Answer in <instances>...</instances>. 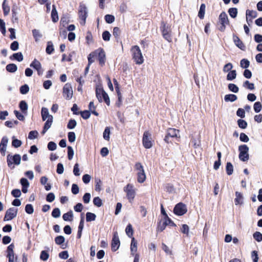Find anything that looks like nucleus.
Returning <instances> with one entry per match:
<instances>
[{
  "mask_svg": "<svg viewBox=\"0 0 262 262\" xmlns=\"http://www.w3.org/2000/svg\"><path fill=\"white\" fill-rule=\"evenodd\" d=\"M133 59L138 64H141L144 62V58L140 48L138 46H134L131 49Z\"/></svg>",
  "mask_w": 262,
  "mask_h": 262,
  "instance_id": "f257e3e1",
  "label": "nucleus"
},
{
  "mask_svg": "<svg viewBox=\"0 0 262 262\" xmlns=\"http://www.w3.org/2000/svg\"><path fill=\"white\" fill-rule=\"evenodd\" d=\"M126 193V197L130 203H132L136 195V189L132 184H128L123 188Z\"/></svg>",
  "mask_w": 262,
  "mask_h": 262,
  "instance_id": "f03ea898",
  "label": "nucleus"
},
{
  "mask_svg": "<svg viewBox=\"0 0 262 262\" xmlns=\"http://www.w3.org/2000/svg\"><path fill=\"white\" fill-rule=\"evenodd\" d=\"M135 168L137 171V181L140 183H143L145 181L146 177L142 165L141 163H137L135 165Z\"/></svg>",
  "mask_w": 262,
  "mask_h": 262,
  "instance_id": "7ed1b4c3",
  "label": "nucleus"
},
{
  "mask_svg": "<svg viewBox=\"0 0 262 262\" xmlns=\"http://www.w3.org/2000/svg\"><path fill=\"white\" fill-rule=\"evenodd\" d=\"M96 97L99 102L103 100L106 103L107 105L110 104V100L107 93L102 89L97 88L96 90Z\"/></svg>",
  "mask_w": 262,
  "mask_h": 262,
  "instance_id": "20e7f679",
  "label": "nucleus"
},
{
  "mask_svg": "<svg viewBox=\"0 0 262 262\" xmlns=\"http://www.w3.org/2000/svg\"><path fill=\"white\" fill-rule=\"evenodd\" d=\"M239 151V158L244 162L247 161L249 159V147L246 145H242L238 147Z\"/></svg>",
  "mask_w": 262,
  "mask_h": 262,
  "instance_id": "39448f33",
  "label": "nucleus"
},
{
  "mask_svg": "<svg viewBox=\"0 0 262 262\" xmlns=\"http://www.w3.org/2000/svg\"><path fill=\"white\" fill-rule=\"evenodd\" d=\"M20 160L21 157L18 154H15L14 156L8 155L7 157V164L9 167H11L13 164L19 165Z\"/></svg>",
  "mask_w": 262,
  "mask_h": 262,
  "instance_id": "423d86ee",
  "label": "nucleus"
},
{
  "mask_svg": "<svg viewBox=\"0 0 262 262\" xmlns=\"http://www.w3.org/2000/svg\"><path fill=\"white\" fill-rule=\"evenodd\" d=\"M180 131L178 129L175 128H169L167 129L166 135L164 138V141L166 143H169L171 141L169 140V138H179Z\"/></svg>",
  "mask_w": 262,
  "mask_h": 262,
  "instance_id": "0eeeda50",
  "label": "nucleus"
},
{
  "mask_svg": "<svg viewBox=\"0 0 262 262\" xmlns=\"http://www.w3.org/2000/svg\"><path fill=\"white\" fill-rule=\"evenodd\" d=\"M78 14L79 18L81 19L80 24L82 25H84L86 18L88 16L87 8L85 5L81 4L80 5Z\"/></svg>",
  "mask_w": 262,
  "mask_h": 262,
  "instance_id": "6e6552de",
  "label": "nucleus"
},
{
  "mask_svg": "<svg viewBox=\"0 0 262 262\" xmlns=\"http://www.w3.org/2000/svg\"><path fill=\"white\" fill-rule=\"evenodd\" d=\"M143 145L146 148H150L152 146V141L151 139V134L148 132L146 131L144 132L143 139Z\"/></svg>",
  "mask_w": 262,
  "mask_h": 262,
  "instance_id": "1a4fd4ad",
  "label": "nucleus"
},
{
  "mask_svg": "<svg viewBox=\"0 0 262 262\" xmlns=\"http://www.w3.org/2000/svg\"><path fill=\"white\" fill-rule=\"evenodd\" d=\"M73 91L71 85L70 83H66L63 88V97L67 100H70L73 96Z\"/></svg>",
  "mask_w": 262,
  "mask_h": 262,
  "instance_id": "9d476101",
  "label": "nucleus"
},
{
  "mask_svg": "<svg viewBox=\"0 0 262 262\" xmlns=\"http://www.w3.org/2000/svg\"><path fill=\"white\" fill-rule=\"evenodd\" d=\"M187 211L186 206L182 203L177 204L173 209L174 213L178 215H182L185 214Z\"/></svg>",
  "mask_w": 262,
  "mask_h": 262,
  "instance_id": "9b49d317",
  "label": "nucleus"
},
{
  "mask_svg": "<svg viewBox=\"0 0 262 262\" xmlns=\"http://www.w3.org/2000/svg\"><path fill=\"white\" fill-rule=\"evenodd\" d=\"M17 211L18 209L14 207L9 208L6 212L4 220L8 221L12 220L17 215Z\"/></svg>",
  "mask_w": 262,
  "mask_h": 262,
  "instance_id": "f8f14e48",
  "label": "nucleus"
},
{
  "mask_svg": "<svg viewBox=\"0 0 262 262\" xmlns=\"http://www.w3.org/2000/svg\"><path fill=\"white\" fill-rule=\"evenodd\" d=\"M30 66L36 70L37 74L39 76H41L43 74V70L42 68L41 64L36 59H34L33 60V61L31 63Z\"/></svg>",
  "mask_w": 262,
  "mask_h": 262,
  "instance_id": "ddd939ff",
  "label": "nucleus"
},
{
  "mask_svg": "<svg viewBox=\"0 0 262 262\" xmlns=\"http://www.w3.org/2000/svg\"><path fill=\"white\" fill-rule=\"evenodd\" d=\"M162 31L164 38L168 41L170 42L171 41L170 29L164 23H162Z\"/></svg>",
  "mask_w": 262,
  "mask_h": 262,
  "instance_id": "4468645a",
  "label": "nucleus"
},
{
  "mask_svg": "<svg viewBox=\"0 0 262 262\" xmlns=\"http://www.w3.org/2000/svg\"><path fill=\"white\" fill-rule=\"evenodd\" d=\"M120 246V240L117 232H115L113 235L112 242V249L116 251Z\"/></svg>",
  "mask_w": 262,
  "mask_h": 262,
  "instance_id": "2eb2a0df",
  "label": "nucleus"
},
{
  "mask_svg": "<svg viewBox=\"0 0 262 262\" xmlns=\"http://www.w3.org/2000/svg\"><path fill=\"white\" fill-rule=\"evenodd\" d=\"M114 83L115 86L116 91L118 96V101L116 102V105L119 107L122 104V95L120 91L119 85L116 79H113Z\"/></svg>",
  "mask_w": 262,
  "mask_h": 262,
  "instance_id": "dca6fc26",
  "label": "nucleus"
},
{
  "mask_svg": "<svg viewBox=\"0 0 262 262\" xmlns=\"http://www.w3.org/2000/svg\"><path fill=\"white\" fill-rule=\"evenodd\" d=\"M96 56L98 55L99 63L102 66L105 62V52L102 49H98L95 51Z\"/></svg>",
  "mask_w": 262,
  "mask_h": 262,
  "instance_id": "f3484780",
  "label": "nucleus"
},
{
  "mask_svg": "<svg viewBox=\"0 0 262 262\" xmlns=\"http://www.w3.org/2000/svg\"><path fill=\"white\" fill-rule=\"evenodd\" d=\"M8 143V138L6 136L3 137L0 143V151L4 156L6 154Z\"/></svg>",
  "mask_w": 262,
  "mask_h": 262,
  "instance_id": "a211bd4d",
  "label": "nucleus"
},
{
  "mask_svg": "<svg viewBox=\"0 0 262 262\" xmlns=\"http://www.w3.org/2000/svg\"><path fill=\"white\" fill-rule=\"evenodd\" d=\"M41 117L43 121L48 119H53V116L49 114V110L47 108L43 107L41 112Z\"/></svg>",
  "mask_w": 262,
  "mask_h": 262,
  "instance_id": "6ab92c4d",
  "label": "nucleus"
},
{
  "mask_svg": "<svg viewBox=\"0 0 262 262\" xmlns=\"http://www.w3.org/2000/svg\"><path fill=\"white\" fill-rule=\"evenodd\" d=\"M219 20L222 25H227L229 23L227 15L225 12H222L220 14Z\"/></svg>",
  "mask_w": 262,
  "mask_h": 262,
  "instance_id": "aec40b11",
  "label": "nucleus"
},
{
  "mask_svg": "<svg viewBox=\"0 0 262 262\" xmlns=\"http://www.w3.org/2000/svg\"><path fill=\"white\" fill-rule=\"evenodd\" d=\"M235 204L242 205L243 204L244 197L243 194L239 192L236 191L235 192Z\"/></svg>",
  "mask_w": 262,
  "mask_h": 262,
  "instance_id": "412c9836",
  "label": "nucleus"
},
{
  "mask_svg": "<svg viewBox=\"0 0 262 262\" xmlns=\"http://www.w3.org/2000/svg\"><path fill=\"white\" fill-rule=\"evenodd\" d=\"M233 39L235 45L237 47H238L242 50H245V46H244L243 42L240 40V39L237 36L234 35L233 37Z\"/></svg>",
  "mask_w": 262,
  "mask_h": 262,
  "instance_id": "4be33fe9",
  "label": "nucleus"
},
{
  "mask_svg": "<svg viewBox=\"0 0 262 262\" xmlns=\"http://www.w3.org/2000/svg\"><path fill=\"white\" fill-rule=\"evenodd\" d=\"M32 34L36 42L40 41L41 38L42 37L40 31L37 29H33L32 30Z\"/></svg>",
  "mask_w": 262,
  "mask_h": 262,
  "instance_id": "5701e85b",
  "label": "nucleus"
},
{
  "mask_svg": "<svg viewBox=\"0 0 262 262\" xmlns=\"http://www.w3.org/2000/svg\"><path fill=\"white\" fill-rule=\"evenodd\" d=\"M130 251L132 255H135V253L137 251V242L135 241L134 237H133L132 239L131 244H130Z\"/></svg>",
  "mask_w": 262,
  "mask_h": 262,
  "instance_id": "b1692460",
  "label": "nucleus"
},
{
  "mask_svg": "<svg viewBox=\"0 0 262 262\" xmlns=\"http://www.w3.org/2000/svg\"><path fill=\"white\" fill-rule=\"evenodd\" d=\"M53 119L46 120V122H45L41 133L42 134H45V133L51 127L53 123Z\"/></svg>",
  "mask_w": 262,
  "mask_h": 262,
  "instance_id": "393cba45",
  "label": "nucleus"
},
{
  "mask_svg": "<svg viewBox=\"0 0 262 262\" xmlns=\"http://www.w3.org/2000/svg\"><path fill=\"white\" fill-rule=\"evenodd\" d=\"M51 17L52 21L54 23L57 22L59 19L57 11L55 5H53V8L51 12Z\"/></svg>",
  "mask_w": 262,
  "mask_h": 262,
  "instance_id": "a878e982",
  "label": "nucleus"
},
{
  "mask_svg": "<svg viewBox=\"0 0 262 262\" xmlns=\"http://www.w3.org/2000/svg\"><path fill=\"white\" fill-rule=\"evenodd\" d=\"M6 69L9 72L14 73L17 71V67L14 63H10L7 65Z\"/></svg>",
  "mask_w": 262,
  "mask_h": 262,
  "instance_id": "bb28decb",
  "label": "nucleus"
},
{
  "mask_svg": "<svg viewBox=\"0 0 262 262\" xmlns=\"http://www.w3.org/2000/svg\"><path fill=\"white\" fill-rule=\"evenodd\" d=\"M95 189L96 191L99 192L102 190V183L101 180L99 178H95Z\"/></svg>",
  "mask_w": 262,
  "mask_h": 262,
  "instance_id": "cd10ccee",
  "label": "nucleus"
},
{
  "mask_svg": "<svg viewBox=\"0 0 262 262\" xmlns=\"http://www.w3.org/2000/svg\"><path fill=\"white\" fill-rule=\"evenodd\" d=\"M257 16V12L253 10H247L246 11V20L248 23H249L248 17H251L252 18H255Z\"/></svg>",
  "mask_w": 262,
  "mask_h": 262,
  "instance_id": "c85d7f7f",
  "label": "nucleus"
},
{
  "mask_svg": "<svg viewBox=\"0 0 262 262\" xmlns=\"http://www.w3.org/2000/svg\"><path fill=\"white\" fill-rule=\"evenodd\" d=\"M237 98L236 96L234 94L226 95L224 97L225 101L226 102H234Z\"/></svg>",
  "mask_w": 262,
  "mask_h": 262,
  "instance_id": "c756f323",
  "label": "nucleus"
},
{
  "mask_svg": "<svg viewBox=\"0 0 262 262\" xmlns=\"http://www.w3.org/2000/svg\"><path fill=\"white\" fill-rule=\"evenodd\" d=\"M14 245L13 244H10L7 249V257L15 255L14 252Z\"/></svg>",
  "mask_w": 262,
  "mask_h": 262,
  "instance_id": "7c9ffc66",
  "label": "nucleus"
},
{
  "mask_svg": "<svg viewBox=\"0 0 262 262\" xmlns=\"http://www.w3.org/2000/svg\"><path fill=\"white\" fill-rule=\"evenodd\" d=\"M206 6L204 4H201L200 8V10L198 13V16L201 18L203 19L204 17L205 13Z\"/></svg>",
  "mask_w": 262,
  "mask_h": 262,
  "instance_id": "2f4dec72",
  "label": "nucleus"
},
{
  "mask_svg": "<svg viewBox=\"0 0 262 262\" xmlns=\"http://www.w3.org/2000/svg\"><path fill=\"white\" fill-rule=\"evenodd\" d=\"M54 50L53 44L52 41H48L47 47L46 49V53L48 54H51Z\"/></svg>",
  "mask_w": 262,
  "mask_h": 262,
  "instance_id": "473e14b6",
  "label": "nucleus"
},
{
  "mask_svg": "<svg viewBox=\"0 0 262 262\" xmlns=\"http://www.w3.org/2000/svg\"><path fill=\"white\" fill-rule=\"evenodd\" d=\"M2 8L4 11V15H8L10 12V7L7 4H6V0H4L2 5Z\"/></svg>",
  "mask_w": 262,
  "mask_h": 262,
  "instance_id": "72a5a7b5",
  "label": "nucleus"
},
{
  "mask_svg": "<svg viewBox=\"0 0 262 262\" xmlns=\"http://www.w3.org/2000/svg\"><path fill=\"white\" fill-rule=\"evenodd\" d=\"M73 216V212L72 211H69L67 213L63 214L62 218L65 221H71Z\"/></svg>",
  "mask_w": 262,
  "mask_h": 262,
  "instance_id": "f704fd0d",
  "label": "nucleus"
},
{
  "mask_svg": "<svg viewBox=\"0 0 262 262\" xmlns=\"http://www.w3.org/2000/svg\"><path fill=\"white\" fill-rule=\"evenodd\" d=\"M236 77V72L235 70H232L228 72V74L227 75V79L228 80H232L235 79Z\"/></svg>",
  "mask_w": 262,
  "mask_h": 262,
  "instance_id": "c9c22d12",
  "label": "nucleus"
},
{
  "mask_svg": "<svg viewBox=\"0 0 262 262\" xmlns=\"http://www.w3.org/2000/svg\"><path fill=\"white\" fill-rule=\"evenodd\" d=\"M96 217V215L91 212H87L86 214V220L87 222H91L95 220Z\"/></svg>",
  "mask_w": 262,
  "mask_h": 262,
  "instance_id": "e433bc0d",
  "label": "nucleus"
},
{
  "mask_svg": "<svg viewBox=\"0 0 262 262\" xmlns=\"http://www.w3.org/2000/svg\"><path fill=\"white\" fill-rule=\"evenodd\" d=\"M226 169L227 173L228 175H231L232 174L233 171V167L232 164L230 162H228L227 163Z\"/></svg>",
  "mask_w": 262,
  "mask_h": 262,
  "instance_id": "4c0bfd02",
  "label": "nucleus"
},
{
  "mask_svg": "<svg viewBox=\"0 0 262 262\" xmlns=\"http://www.w3.org/2000/svg\"><path fill=\"white\" fill-rule=\"evenodd\" d=\"M12 139V145L13 146L18 148L21 146L22 142L20 140L15 139L14 137H13Z\"/></svg>",
  "mask_w": 262,
  "mask_h": 262,
  "instance_id": "58836bf2",
  "label": "nucleus"
},
{
  "mask_svg": "<svg viewBox=\"0 0 262 262\" xmlns=\"http://www.w3.org/2000/svg\"><path fill=\"white\" fill-rule=\"evenodd\" d=\"M49 257V254L46 251H42L40 255V258L43 261H46Z\"/></svg>",
  "mask_w": 262,
  "mask_h": 262,
  "instance_id": "ea45409f",
  "label": "nucleus"
},
{
  "mask_svg": "<svg viewBox=\"0 0 262 262\" xmlns=\"http://www.w3.org/2000/svg\"><path fill=\"white\" fill-rule=\"evenodd\" d=\"M230 16L232 18H235L237 14V9L235 8H231L228 10Z\"/></svg>",
  "mask_w": 262,
  "mask_h": 262,
  "instance_id": "a19ab883",
  "label": "nucleus"
},
{
  "mask_svg": "<svg viewBox=\"0 0 262 262\" xmlns=\"http://www.w3.org/2000/svg\"><path fill=\"white\" fill-rule=\"evenodd\" d=\"M233 68V65L231 63L229 62L226 64L223 69V71L224 73L229 72L232 71L231 69Z\"/></svg>",
  "mask_w": 262,
  "mask_h": 262,
  "instance_id": "79ce46f5",
  "label": "nucleus"
},
{
  "mask_svg": "<svg viewBox=\"0 0 262 262\" xmlns=\"http://www.w3.org/2000/svg\"><path fill=\"white\" fill-rule=\"evenodd\" d=\"M84 227V223L83 222L80 221L79 226H78V230L77 233V238H80L81 236L82 231Z\"/></svg>",
  "mask_w": 262,
  "mask_h": 262,
  "instance_id": "37998d69",
  "label": "nucleus"
},
{
  "mask_svg": "<svg viewBox=\"0 0 262 262\" xmlns=\"http://www.w3.org/2000/svg\"><path fill=\"white\" fill-rule=\"evenodd\" d=\"M125 232L129 237H131L133 235V229L131 224H129L127 226L125 229Z\"/></svg>",
  "mask_w": 262,
  "mask_h": 262,
  "instance_id": "c03bdc74",
  "label": "nucleus"
},
{
  "mask_svg": "<svg viewBox=\"0 0 262 262\" xmlns=\"http://www.w3.org/2000/svg\"><path fill=\"white\" fill-rule=\"evenodd\" d=\"M110 128L108 127H106L105 128L103 134V138L105 140L108 141L110 139Z\"/></svg>",
  "mask_w": 262,
  "mask_h": 262,
  "instance_id": "a18cd8bd",
  "label": "nucleus"
},
{
  "mask_svg": "<svg viewBox=\"0 0 262 262\" xmlns=\"http://www.w3.org/2000/svg\"><path fill=\"white\" fill-rule=\"evenodd\" d=\"M13 57L18 61H21L23 60L24 57L21 52H18L14 53L12 55Z\"/></svg>",
  "mask_w": 262,
  "mask_h": 262,
  "instance_id": "49530a36",
  "label": "nucleus"
},
{
  "mask_svg": "<svg viewBox=\"0 0 262 262\" xmlns=\"http://www.w3.org/2000/svg\"><path fill=\"white\" fill-rule=\"evenodd\" d=\"M0 31L3 35H5L6 32L5 23L1 18H0Z\"/></svg>",
  "mask_w": 262,
  "mask_h": 262,
  "instance_id": "de8ad7c7",
  "label": "nucleus"
},
{
  "mask_svg": "<svg viewBox=\"0 0 262 262\" xmlns=\"http://www.w3.org/2000/svg\"><path fill=\"white\" fill-rule=\"evenodd\" d=\"M19 108L22 112H25L28 110V104L25 101H21L19 103Z\"/></svg>",
  "mask_w": 262,
  "mask_h": 262,
  "instance_id": "09e8293b",
  "label": "nucleus"
},
{
  "mask_svg": "<svg viewBox=\"0 0 262 262\" xmlns=\"http://www.w3.org/2000/svg\"><path fill=\"white\" fill-rule=\"evenodd\" d=\"M77 122L74 119H71L69 120L68 125L67 127L70 129H72L75 128V127L76 126Z\"/></svg>",
  "mask_w": 262,
  "mask_h": 262,
  "instance_id": "8fccbe9b",
  "label": "nucleus"
},
{
  "mask_svg": "<svg viewBox=\"0 0 262 262\" xmlns=\"http://www.w3.org/2000/svg\"><path fill=\"white\" fill-rule=\"evenodd\" d=\"M228 89L230 91L235 93H237L239 90L238 88L233 83L229 84Z\"/></svg>",
  "mask_w": 262,
  "mask_h": 262,
  "instance_id": "3c124183",
  "label": "nucleus"
},
{
  "mask_svg": "<svg viewBox=\"0 0 262 262\" xmlns=\"http://www.w3.org/2000/svg\"><path fill=\"white\" fill-rule=\"evenodd\" d=\"M240 65L242 68L246 69L249 67L250 62L247 59H243L241 60Z\"/></svg>",
  "mask_w": 262,
  "mask_h": 262,
  "instance_id": "603ef678",
  "label": "nucleus"
},
{
  "mask_svg": "<svg viewBox=\"0 0 262 262\" xmlns=\"http://www.w3.org/2000/svg\"><path fill=\"white\" fill-rule=\"evenodd\" d=\"M93 203L95 206H96L98 207H100L102 205V200L98 196L94 198Z\"/></svg>",
  "mask_w": 262,
  "mask_h": 262,
  "instance_id": "864d4df0",
  "label": "nucleus"
},
{
  "mask_svg": "<svg viewBox=\"0 0 262 262\" xmlns=\"http://www.w3.org/2000/svg\"><path fill=\"white\" fill-rule=\"evenodd\" d=\"M105 20L108 24H112L115 21V17L112 15L107 14L105 16Z\"/></svg>",
  "mask_w": 262,
  "mask_h": 262,
  "instance_id": "5fc2aeb1",
  "label": "nucleus"
},
{
  "mask_svg": "<svg viewBox=\"0 0 262 262\" xmlns=\"http://www.w3.org/2000/svg\"><path fill=\"white\" fill-rule=\"evenodd\" d=\"M167 225V223L166 221L164 222H162V223L160 222L158 225V228H157L158 231H163L165 229Z\"/></svg>",
  "mask_w": 262,
  "mask_h": 262,
  "instance_id": "6e6d98bb",
  "label": "nucleus"
},
{
  "mask_svg": "<svg viewBox=\"0 0 262 262\" xmlns=\"http://www.w3.org/2000/svg\"><path fill=\"white\" fill-rule=\"evenodd\" d=\"M61 215L60 209L58 208H56L53 209L52 212V215L53 217L57 218L59 217Z\"/></svg>",
  "mask_w": 262,
  "mask_h": 262,
  "instance_id": "4d7b16f0",
  "label": "nucleus"
},
{
  "mask_svg": "<svg viewBox=\"0 0 262 262\" xmlns=\"http://www.w3.org/2000/svg\"><path fill=\"white\" fill-rule=\"evenodd\" d=\"M65 241V238L63 236L60 235L57 236L55 239V242L57 245H61Z\"/></svg>",
  "mask_w": 262,
  "mask_h": 262,
  "instance_id": "13d9d810",
  "label": "nucleus"
},
{
  "mask_svg": "<svg viewBox=\"0 0 262 262\" xmlns=\"http://www.w3.org/2000/svg\"><path fill=\"white\" fill-rule=\"evenodd\" d=\"M261 104L260 102H256L253 106L254 111L256 113H259L261 110Z\"/></svg>",
  "mask_w": 262,
  "mask_h": 262,
  "instance_id": "bf43d9fd",
  "label": "nucleus"
},
{
  "mask_svg": "<svg viewBox=\"0 0 262 262\" xmlns=\"http://www.w3.org/2000/svg\"><path fill=\"white\" fill-rule=\"evenodd\" d=\"M243 86L250 90H252L254 89V84L253 83H250L248 80L244 82Z\"/></svg>",
  "mask_w": 262,
  "mask_h": 262,
  "instance_id": "052dcab7",
  "label": "nucleus"
},
{
  "mask_svg": "<svg viewBox=\"0 0 262 262\" xmlns=\"http://www.w3.org/2000/svg\"><path fill=\"white\" fill-rule=\"evenodd\" d=\"M253 237L256 241L260 242L262 241V234L256 231L253 234Z\"/></svg>",
  "mask_w": 262,
  "mask_h": 262,
  "instance_id": "680f3d73",
  "label": "nucleus"
},
{
  "mask_svg": "<svg viewBox=\"0 0 262 262\" xmlns=\"http://www.w3.org/2000/svg\"><path fill=\"white\" fill-rule=\"evenodd\" d=\"M237 123L238 126L241 128L245 129L247 126V123L244 120L239 119L237 121Z\"/></svg>",
  "mask_w": 262,
  "mask_h": 262,
  "instance_id": "e2e57ef3",
  "label": "nucleus"
},
{
  "mask_svg": "<svg viewBox=\"0 0 262 262\" xmlns=\"http://www.w3.org/2000/svg\"><path fill=\"white\" fill-rule=\"evenodd\" d=\"M25 211L27 213L29 214H32L34 212V208L33 206L31 204L26 205L25 207Z\"/></svg>",
  "mask_w": 262,
  "mask_h": 262,
  "instance_id": "0e129e2a",
  "label": "nucleus"
},
{
  "mask_svg": "<svg viewBox=\"0 0 262 262\" xmlns=\"http://www.w3.org/2000/svg\"><path fill=\"white\" fill-rule=\"evenodd\" d=\"M74 150L71 146L68 147V159L71 160L73 159L74 156Z\"/></svg>",
  "mask_w": 262,
  "mask_h": 262,
  "instance_id": "69168bd1",
  "label": "nucleus"
},
{
  "mask_svg": "<svg viewBox=\"0 0 262 262\" xmlns=\"http://www.w3.org/2000/svg\"><path fill=\"white\" fill-rule=\"evenodd\" d=\"M29 91V88L28 85L25 84L24 85H22L20 88V92L22 94H27Z\"/></svg>",
  "mask_w": 262,
  "mask_h": 262,
  "instance_id": "338daca9",
  "label": "nucleus"
},
{
  "mask_svg": "<svg viewBox=\"0 0 262 262\" xmlns=\"http://www.w3.org/2000/svg\"><path fill=\"white\" fill-rule=\"evenodd\" d=\"M68 140L69 142L72 143L75 141L76 135L74 132H69L68 135Z\"/></svg>",
  "mask_w": 262,
  "mask_h": 262,
  "instance_id": "774afa93",
  "label": "nucleus"
}]
</instances>
